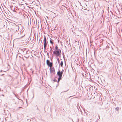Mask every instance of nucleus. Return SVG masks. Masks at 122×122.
Returning <instances> with one entry per match:
<instances>
[{
  "label": "nucleus",
  "instance_id": "nucleus-3",
  "mask_svg": "<svg viewBox=\"0 0 122 122\" xmlns=\"http://www.w3.org/2000/svg\"><path fill=\"white\" fill-rule=\"evenodd\" d=\"M46 63L47 65L49 66L50 68L52 67V64L51 62H50L48 60H46Z\"/></svg>",
  "mask_w": 122,
  "mask_h": 122
},
{
  "label": "nucleus",
  "instance_id": "nucleus-5",
  "mask_svg": "<svg viewBox=\"0 0 122 122\" xmlns=\"http://www.w3.org/2000/svg\"><path fill=\"white\" fill-rule=\"evenodd\" d=\"M50 72L51 73H55V69L54 68H50Z\"/></svg>",
  "mask_w": 122,
  "mask_h": 122
},
{
  "label": "nucleus",
  "instance_id": "nucleus-2",
  "mask_svg": "<svg viewBox=\"0 0 122 122\" xmlns=\"http://www.w3.org/2000/svg\"><path fill=\"white\" fill-rule=\"evenodd\" d=\"M62 74L63 72L62 71H59L58 72L57 74L59 76L57 81V82L58 83L59 82L60 80L61 79Z\"/></svg>",
  "mask_w": 122,
  "mask_h": 122
},
{
  "label": "nucleus",
  "instance_id": "nucleus-1",
  "mask_svg": "<svg viewBox=\"0 0 122 122\" xmlns=\"http://www.w3.org/2000/svg\"><path fill=\"white\" fill-rule=\"evenodd\" d=\"M55 50L53 52V54L56 56L60 57L61 56V51L60 49H59L57 46H56L55 48Z\"/></svg>",
  "mask_w": 122,
  "mask_h": 122
},
{
  "label": "nucleus",
  "instance_id": "nucleus-4",
  "mask_svg": "<svg viewBox=\"0 0 122 122\" xmlns=\"http://www.w3.org/2000/svg\"><path fill=\"white\" fill-rule=\"evenodd\" d=\"M44 47L45 49H46V46L47 43H46V39L45 37H44Z\"/></svg>",
  "mask_w": 122,
  "mask_h": 122
},
{
  "label": "nucleus",
  "instance_id": "nucleus-9",
  "mask_svg": "<svg viewBox=\"0 0 122 122\" xmlns=\"http://www.w3.org/2000/svg\"><path fill=\"white\" fill-rule=\"evenodd\" d=\"M20 108H22L21 107H20L18 108V109H19Z\"/></svg>",
  "mask_w": 122,
  "mask_h": 122
},
{
  "label": "nucleus",
  "instance_id": "nucleus-8",
  "mask_svg": "<svg viewBox=\"0 0 122 122\" xmlns=\"http://www.w3.org/2000/svg\"><path fill=\"white\" fill-rule=\"evenodd\" d=\"M54 82H56L57 81V80L56 79H55L54 80Z\"/></svg>",
  "mask_w": 122,
  "mask_h": 122
},
{
  "label": "nucleus",
  "instance_id": "nucleus-7",
  "mask_svg": "<svg viewBox=\"0 0 122 122\" xmlns=\"http://www.w3.org/2000/svg\"><path fill=\"white\" fill-rule=\"evenodd\" d=\"M52 40H50V43L52 44H53V42H52Z\"/></svg>",
  "mask_w": 122,
  "mask_h": 122
},
{
  "label": "nucleus",
  "instance_id": "nucleus-6",
  "mask_svg": "<svg viewBox=\"0 0 122 122\" xmlns=\"http://www.w3.org/2000/svg\"><path fill=\"white\" fill-rule=\"evenodd\" d=\"M60 65H61V66L62 67V66L63 65V61H61V63H60Z\"/></svg>",
  "mask_w": 122,
  "mask_h": 122
}]
</instances>
